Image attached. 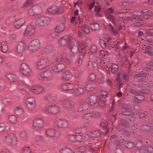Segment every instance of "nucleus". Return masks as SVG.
Here are the masks:
<instances>
[{
  "label": "nucleus",
  "mask_w": 153,
  "mask_h": 153,
  "mask_svg": "<svg viewBox=\"0 0 153 153\" xmlns=\"http://www.w3.org/2000/svg\"><path fill=\"white\" fill-rule=\"evenodd\" d=\"M43 137L41 135L37 136L35 138V140L36 142V144L40 147H42L45 148L46 150L49 151L51 153H53V150L56 149H61L62 147L60 144L57 143L56 144H54L55 147H53L49 143H46L43 145L41 140H42Z\"/></svg>",
  "instance_id": "obj_1"
},
{
  "label": "nucleus",
  "mask_w": 153,
  "mask_h": 153,
  "mask_svg": "<svg viewBox=\"0 0 153 153\" xmlns=\"http://www.w3.org/2000/svg\"><path fill=\"white\" fill-rule=\"evenodd\" d=\"M85 146L79 147L77 148V150L80 152H84L85 150Z\"/></svg>",
  "instance_id": "obj_50"
},
{
  "label": "nucleus",
  "mask_w": 153,
  "mask_h": 153,
  "mask_svg": "<svg viewBox=\"0 0 153 153\" xmlns=\"http://www.w3.org/2000/svg\"><path fill=\"white\" fill-rule=\"evenodd\" d=\"M117 74H121L120 75V76H122L123 77V79L126 81H128L129 79V75L126 74L125 73H119Z\"/></svg>",
  "instance_id": "obj_41"
},
{
  "label": "nucleus",
  "mask_w": 153,
  "mask_h": 153,
  "mask_svg": "<svg viewBox=\"0 0 153 153\" xmlns=\"http://www.w3.org/2000/svg\"><path fill=\"white\" fill-rule=\"evenodd\" d=\"M23 153H32L29 147H26L24 148Z\"/></svg>",
  "instance_id": "obj_43"
},
{
  "label": "nucleus",
  "mask_w": 153,
  "mask_h": 153,
  "mask_svg": "<svg viewBox=\"0 0 153 153\" xmlns=\"http://www.w3.org/2000/svg\"><path fill=\"white\" fill-rule=\"evenodd\" d=\"M95 114L94 113H88L84 115L83 117L86 119H89L95 117Z\"/></svg>",
  "instance_id": "obj_28"
},
{
  "label": "nucleus",
  "mask_w": 153,
  "mask_h": 153,
  "mask_svg": "<svg viewBox=\"0 0 153 153\" xmlns=\"http://www.w3.org/2000/svg\"><path fill=\"white\" fill-rule=\"evenodd\" d=\"M65 87H67L68 90H71L73 89V85L72 84H70V83H67Z\"/></svg>",
  "instance_id": "obj_47"
},
{
  "label": "nucleus",
  "mask_w": 153,
  "mask_h": 153,
  "mask_svg": "<svg viewBox=\"0 0 153 153\" xmlns=\"http://www.w3.org/2000/svg\"><path fill=\"white\" fill-rule=\"evenodd\" d=\"M59 152L60 153H73L71 151V149L68 148L62 149L61 150L60 149L59 150Z\"/></svg>",
  "instance_id": "obj_38"
},
{
  "label": "nucleus",
  "mask_w": 153,
  "mask_h": 153,
  "mask_svg": "<svg viewBox=\"0 0 153 153\" xmlns=\"http://www.w3.org/2000/svg\"><path fill=\"white\" fill-rule=\"evenodd\" d=\"M59 107L56 106L55 107L53 105L49 106L48 108L46 109V111H48L51 113H56L58 112H60V110H59Z\"/></svg>",
  "instance_id": "obj_17"
},
{
  "label": "nucleus",
  "mask_w": 153,
  "mask_h": 153,
  "mask_svg": "<svg viewBox=\"0 0 153 153\" xmlns=\"http://www.w3.org/2000/svg\"><path fill=\"white\" fill-rule=\"evenodd\" d=\"M66 60H67V62L70 63L71 62V57L70 56H67L66 58Z\"/></svg>",
  "instance_id": "obj_58"
},
{
  "label": "nucleus",
  "mask_w": 153,
  "mask_h": 153,
  "mask_svg": "<svg viewBox=\"0 0 153 153\" xmlns=\"http://www.w3.org/2000/svg\"><path fill=\"white\" fill-rule=\"evenodd\" d=\"M35 28L33 25L29 26L24 33L25 36H31L34 33Z\"/></svg>",
  "instance_id": "obj_12"
},
{
  "label": "nucleus",
  "mask_w": 153,
  "mask_h": 153,
  "mask_svg": "<svg viewBox=\"0 0 153 153\" xmlns=\"http://www.w3.org/2000/svg\"><path fill=\"white\" fill-rule=\"evenodd\" d=\"M98 97V103L100 106L102 107L105 105L106 97L107 95L106 92L100 90L97 92Z\"/></svg>",
  "instance_id": "obj_2"
},
{
  "label": "nucleus",
  "mask_w": 153,
  "mask_h": 153,
  "mask_svg": "<svg viewBox=\"0 0 153 153\" xmlns=\"http://www.w3.org/2000/svg\"><path fill=\"white\" fill-rule=\"evenodd\" d=\"M47 10L51 14L60 13H62L63 11L62 7H57L56 6L50 7Z\"/></svg>",
  "instance_id": "obj_6"
},
{
  "label": "nucleus",
  "mask_w": 153,
  "mask_h": 153,
  "mask_svg": "<svg viewBox=\"0 0 153 153\" xmlns=\"http://www.w3.org/2000/svg\"><path fill=\"white\" fill-rule=\"evenodd\" d=\"M121 124L124 126H126L127 125V122L125 119H121Z\"/></svg>",
  "instance_id": "obj_54"
},
{
  "label": "nucleus",
  "mask_w": 153,
  "mask_h": 153,
  "mask_svg": "<svg viewBox=\"0 0 153 153\" xmlns=\"http://www.w3.org/2000/svg\"><path fill=\"white\" fill-rule=\"evenodd\" d=\"M146 49L149 50L147 51L146 50V52L149 53H150V54L153 55V54L151 53V52L152 51V50H153V49H152V48L149 46H148L146 47Z\"/></svg>",
  "instance_id": "obj_45"
},
{
  "label": "nucleus",
  "mask_w": 153,
  "mask_h": 153,
  "mask_svg": "<svg viewBox=\"0 0 153 153\" xmlns=\"http://www.w3.org/2000/svg\"><path fill=\"white\" fill-rule=\"evenodd\" d=\"M49 63V61L48 58L42 59L38 63L37 68L39 69H42L48 66Z\"/></svg>",
  "instance_id": "obj_7"
},
{
  "label": "nucleus",
  "mask_w": 153,
  "mask_h": 153,
  "mask_svg": "<svg viewBox=\"0 0 153 153\" xmlns=\"http://www.w3.org/2000/svg\"><path fill=\"white\" fill-rule=\"evenodd\" d=\"M111 68V71L112 73H114L117 71L118 69V66L115 64H113L111 66H110Z\"/></svg>",
  "instance_id": "obj_34"
},
{
  "label": "nucleus",
  "mask_w": 153,
  "mask_h": 153,
  "mask_svg": "<svg viewBox=\"0 0 153 153\" xmlns=\"http://www.w3.org/2000/svg\"><path fill=\"white\" fill-rule=\"evenodd\" d=\"M127 105L125 104L123 105V108L125 109V111H124L122 113V114L124 115H131V113L129 111H127V109H128Z\"/></svg>",
  "instance_id": "obj_29"
},
{
  "label": "nucleus",
  "mask_w": 153,
  "mask_h": 153,
  "mask_svg": "<svg viewBox=\"0 0 153 153\" xmlns=\"http://www.w3.org/2000/svg\"><path fill=\"white\" fill-rule=\"evenodd\" d=\"M96 4H97L96 5V12H99L101 10V7L99 5V3L97 2Z\"/></svg>",
  "instance_id": "obj_53"
},
{
  "label": "nucleus",
  "mask_w": 153,
  "mask_h": 153,
  "mask_svg": "<svg viewBox=\"0 0 153 153\" xmlns=\"http://www.w3.org/2000/svg\"><path fill=\"white\" fill-rule=\"evenodd\" d=\"M65 26L63 24H60L57 25L55 31L57 32H60L63 31L65 28Z\"/></svg>",
  "instance_id": "obj_22"
},
{
  "label": "nucleus",
  "mask_w": 153,
  "mask_h": 153,
  "mask_svg": "<svg viewBox=\"0 0 153 153\" xmlns=\"http://www.w3.org/2000/svg\"><path fill=\"white\" fill-rule=\"evenodd\" d=\"M99 55H102V56H103L105 55V54L103 51H101L99 52Z\"/></svg>",
  "instance_id": "obj_64"
},
{
  "label": "nucleus",
  "mask_w": 153,
  "mask_h": 153,
  "mask_svg": "<svg viewBox=\"0 0 153 153\" xmlns=\"http://www.w3.org/2000/svg\"><path fill=\"white\" fill-rule=\"evenodd\" d=\"M82 29L84 33H88L89 32L90 28L88 25H86L82 27Z\"/></svg>",
  "instance_id": "obj_32"
},
{
  "label": "nucleus",
  "mask_w": 153,
  "mask_h": 153,
  "mask_svg": "<svg viewBox=\"0 0 153 153\" xmlns=\"http://www.w3.org/2000/svg\"><path fill=\"white\" fill-rule=\"evenodd\" d=\"M20 134L22 139H23L25 140H26L27 139V137L25 131H23L21 132Z\"/></svg>",
  "instance_id": "obj_40"
},
{
  "label": "nucleus",
  "mask_w": 153,
  "mask_h": 153,
  "mask_svg": "<svg viewBox=\"0 0 153 153\" xmlns=\"http://www.w3.org/2000/svg\"><path fill=\"white\" fill-rule=\"evenodd\" d=\"M26 44L23 42L20 43L16 48V51L18 53H21L23 52L26 47Z\"/></svg>",
  "instance_id": "obj_16"
},
{
  "label": "nucleus",
  "mask_w": 153,
  "mask_h": 153,
  "mask_svg": "<svg viewBox=\"0 0 153 153\" xmlns=\"http://www.w3.org/2000/svg\"><path fill=\"white\" fill-rule=\"evenodd\" d=\"M58 105H61V108H63L65 109H69L71 107L70 105V103L67 101H66L64 99L60 100L58 102Z\"/></svg>",
  "instance_id": "obj_10"
},
{
  "label": "nucleus",
  "mask_w": 153,
  "mask_h": 153,
  "mask_svg": "<svg viewBox=\"0 0 153 153\" xmlns=\"http://www.w3.org/2000/svg\"><path fill=\"white\" fill-rule=\"evenodd\" d=\"M71 74L68 71L64 73L62 76V78L65 80L68 79L71 77Z\"/></svg>",
  "instance_id": "obj_30"
},
{
  "label": "nucleus",
  "mask_w": 153,
  "mask_h": 153,
  "mask_svg": "<svg viewBox=\"0 0 153 153\" xmlns=\"http://www.w3.org/2000/svg\"><path fill=\"white\" fill-rule=\"evenodd\" d=\"M100 125L101 127H102L104 128H106L107 130L106 131V134H107L108 132V130L107 129V127L108 125V123L106 121H102L100 124Z\"/></svg>",
  "instance_id": "obj_39"
},
{
  "label": "nucleus",
  "mask_w": 153,
  "mask_h": 153,
  "mask_svg": "<svg viewBox=\"0 0 153 153\" xmlns=\"http://www.w3.org/2000/svg\"><path fill=\"white\" fill-rule=\"evenodd\" d=\"M20 69L22 74L25 75L29 74L31 72L28 66L25 63H23L21 65Z\"/></svg>",
  "instance_id": "obj_11"
},
{
  "label": "nucleus",
  "mask_w": 153,
  "mask_h": 153,
  "mask_svg": "<svg viewBox=\"0 0 153 153\" xmlns=\"http://www.w3.org/2000/svg\"><path fill=\"white\" fill-rule=\"evenodd\" d=\"M135 78H138L139 77H141L140 78V79L143 80L144 79V77L145 78H146V74H144V73L143 72L139 73L136 75L134 76Z\"/></svg>",
  "instance_id": "obj_27"
},
{
  "label": "nucleus",
  "mask_w": 153,
  "mask_h": 153,
  "mask_svg": "<svg viewBox=\"0 0 153 153\" xmlns=\"http://www.w3.org/2000/svg\"><path fill=\"white\" fill-rule=\"evenodd\" d=\"M34 0H27L24 4V7H27Z\"/></svg>",
  "instance_id": "obj_42"
},
{
  "label": "nucleus",
  "mask_w": 153,
  "mask_h": 153,
  "mask_svg": "<svg viewBox=\"0 0 153 153\" xmlns=\"http://www.w3.org/2000/svg\"><path fill=\"white\" fill-rule=\"evenodd\" d=\"M71 44L69 45V47H70L71 50V51L73 53H76L78 51V49L77 47L75 45L74 46H71V45H70Z\"/></svg>",
  "instance_id": "obj_31"
},
{
  "label": "nucleus",
  "mask_w": 153,
  "mask_h": 153,
  "mask_svg": "<svg viewBox=\"0 0 153 153\" xmlns=\"http://www.w3.org/2000/svg\"><path fill=\"white\" fill-rule=\"evenodd\" d=\"M43 124V121L39 119H36L33 121V126L36 129L41 128Z\"/></svg>",
  "instance_id": "obj_13"
},
{
  "label": "nucleus",
  "mask_w": 153,
  "mask_h": 153,
  "mask_svg": "<svg viewBox=\"0 0 153 153\" xmlns=\"http://www.w3.org/2000/svg\"><path fill=\"white\" fill-rule=\"evenodd\" d=\"M94 4H95V3L94 2H93L92 3H91L90 4L89 7V9H92L93 8V7H94Z\"/></svg>",
  "instance_id": "obj_62"
},
{
  "label": "nucleus",
  "mask_w": 153,
  "mask_h": 153,
  "mask_svg": "<svg viewBox=\"0 0 153 153\" xmlns=\"http://www.w3.org/2000/svg\"><path fill=\"white\" fill-rule=\"evenodd\" d=\"M7 77L10 83L15 82L16 79V77L14 75L10 74L7 75Z\"/></svg>",
  "instance_id": "obj_26"
},
{
  "label": "nucleus",
  "mask_w": 153,
  "mask_h": 153,
  "mask_svg": "<svg viewBox=\"0 0 153 153\" xmlns=\"http://www.w3.org/2000/svg\"><path fill=\"white\" fill-rule=\"evenodd\" d=\"M80 52L82 53V56H83L85 54V50L83 48H82V49L80 51Z\"/></svg>",
  "instance_id": "obj_59"
},
{
  "label": "nucleus",
  "mask_w": 153,
  "mask_h": 153,
  "mask_svg": "<svg viewBox=\"0 0 153 153\" xmlns=\"http://www.w3.org/2000/svg\"><path fill=\"white\" fill-rule=\"evenodd\" d=\"M132 127V128L131 129L132 130V131H130V133H131V132H132L133 133H134L135 132L134 131H133V128ZM122 131H123V134L126 136H127L128 135H129L130 134V133H129L127 131H126V130H125L124 129L122 130Z\"/></svg>",
  "instance_id": "obj_48"
},
{
  "label": "nucleus",
  "mask_w": 153,
  "mask_h": 153,
  "mask_svg": "<svg viewBox=\"0 0 153 153\" xmlns=\"http://www.w3.org/2000/svg\"><path fill=\"white\" fill-rule=\"evenodd\" d=\"M8 118L9 121L12 123H15L17 121L16 117L14 115H11L9 116Z\"/></svg>",
  "instance_id": "obj_33"
},
{
  "label": "nucleus",
  "mask_w": 153,
  "mask_h": 153,
  "mask_svg": "<svg viewBox=\"0 0 153 153\" xmlns=\"http://www.w3.org/2000/svg\"><path fill=\"white\" fill-rule=\"evenodd\" d=\"M57 61V62H60L62 61L63 59V57L58 56L56 57Z\"/></svg>",
  "instance_id": "obj_63"
},
{
  "label": "nucleus",
  "mask_w": 153,
  "mask_h": 153,
  "mask_svg": "<svg viewBox=\"0 0 153 153\" xmlns=\"http://www.w3.org/2000/svg\"><path fill=\"white\" fill-rule=\"evenodd\" d=\"M26 106L30 109L34 108L36 105V102L34 99L33 97L28 98L26 101Z\"/></svg>",
  "instance_id": "obj_8"
},
{
  "label": "nucleus",
  "mask_w": 153,
  "mask_h": 153,
  "mask_svg": "<svg viewBox=\"0 0 153 153\" xmlns=\"http://www.w3.org/2000/svg\"><path fill=\"white\" fill-rule=\"evenodd\" d=\"M19 88L21 90L28 91L29 89L28 87L25 85L24 84H20L19 86Z\"/></svg>",
  "instance_id": "obj_36"
},
{
  "label": "nucleus",
  "mask_w": 153,
  "mask_h": 153,
  "mask_svg": "<svg viewBox=\"0 0 153 153\" xmlns=\"http://www.w3.org/2000/svg\"><path fill=\"white\" fill-rule=\"evenodd\" d=\"M64 68V66L63 65L58 64L53 66L52 69L54 72L57 73L61 71Z\"/></svg>",
  "instance_id": "obj_15"
},
{
  "label": "nucleus",
  "mask_w": 153,
  "mask_h": 153,
  "mask_svg": "<svg viewBox=\"0 0 153 153\" xmlns=\"http://www.w3.org/2000/svg\"><path fill=\"white\" fill-rule=\"evenodd\" d=\"M53 51V47L51 46H48L45 49L44 52L46 54H48Z\"/></svg>",
  "instance_id": "obj_37"
},
{
  "label": "nucleus",
  "mask_w": 153,
  "mask_h": 153,
  "mask_svg": "<svg viewBox=\"0 0 153 153\" xmlns=\"http://www.w3.org/2000/svg\"><path fill=\"white\" fill-rule=\"evenodd\" d=\"M28 13L30 14V16H34V13L33 12L32 8H30L29 10H27Z\"/></svg>",
  "instance_id": "obj_51"
},
{
  "label": "nucleus",
  "mask_w": 153,
  "mask_h": 153,
  "mask_svg": "<svg viewBox=\"0 0 153 153\" xmlns=\"http://www.w3.org/2000/svg\"><path fill=\"white\" fill-rule=\"evenodd\" d=\"M95 24L92 23L90 25V27L91 29L92 30H95L96 28L95 27Z\"/></svg>",
  "instance_id": "obj_60"
},
{
  "label": "nucleus",
  "mask_w": 153,
  "mask_h": 153,
  "mask_svg": "<svg viewBox=\"0 0 153 153\" xmlns=\"http://www.w3.org/2000/svg\"><path fill=\"white\" fill-rule=\"evenodd\" d=\"M80 92V91L79 90H76V91H75L74 94H75L76 95L78 96L81 94V93Z\"/></svg>",
  "instance_id": "obj_61"
},
{
  "label": "nucleus",
  "mask_w": 153,
  "mask_h": 153,
  "mask_svg": "<svg viewBox=\"0 0 153 153\" xmlns=\"http://www.w3.org/2000/svg\"><path fill=\"white\" fill-rule=\"evenodd\" d=\"M39 44V42L38 40L33 41L28 46V50L31 52L36 51L38 49Z\"/></svg>",
  "instance_id": "obj_3"
},
{
  "label": "nucleus",
  "mask_w": 153,
  "mask_h": 153,
  "mask_svg": "<svg viewBox=\"0 0 153 153\" xmlns=\"http://www.w3.org/2000/svg\"><path fill=\"white\" fill-rule=\"evenodd\" d=\"M56 99V97L53 95H50L45 97L44 100L46 101L51 102L53 101Z\"/></svg>",
  "instance_id": "obj_23"
},
{
  "label": "nucleus",
  "mask_w": 153,
  "mask_h": 153,
  "mask_svg": "<svg viewBox=\"0 0 153 153\" xmlns=\"http://www.w3.org/2000/svg\"><path fill=\"white\" fill-rule=\"evenodd\" d=\"M48 19L46 17L37 18L35 21V24L38 26H42L48 24Z\"/></svg>",
  "instance_id": "obj_5"
},
{
  "label": "nucleus",
  "mask_w": 153,
  "mask_h": 153,
  "mask_svg": "<svg viewBox=\"0 0 153 153\" xmlns=\"http://www.w3.org/2000/svg\"><path fill=\"white\" fill-rule=\"evenodd\" d=\"M14 134H10L6 135L5 136V138L7 140L11 139L12 140L13 144L15 145L16 144V142L17 140H15L16 137Z\"/></svg>",
  "instance_id": "obj_18"
},
{
  "label": "nucleus",
  "mask_w": 153,
  "mask_h": 153,
  "mask_svg": "<svg viewBox=\"0 0 153 153\" xmlns=\"http://www.w3.org/2000/svg\"><path fill=\"white\" fill-rule=\"evenodd\" d=\"M2 51L4 52H6L8 50V44L7 42H3L1 43Z\"/></svg>",
  "instance_id": "obj_24"
},
{
  "label": "nucleus",
  "mask_w": 153,
  "mask_h": 153,
  "mask_svg": "<svg viewBox=\"0 0 153 153\" xmlns=\"http://www.w3.org/2000/svg\"><path fill=\"white\" fill-rule=\"evenodd\" d=\"M6 128L5 125L4 123L1 124L0 125V132L4 131Z\"/></svg>",
  "instance_id": "obj_49"
},
{
  "label": "nucleus",
  "mask_w": 153,
  "mask_h": 153,
  "mask_svg": "<svg viewBox=\"0 0 153 153\" xmlns=\"http://www.w3.org/2000/svg\"><path fill=\"white\" fill-rule=\"evenodd\" d=\"M100 44L102 48H105L106 45V43L102 40L100 41Z\"/></svg>",
  "instance_id": "obj_55"
},
{
  "label": "nucleus",
  "mask_w": 153,
  "mask_h": 153,
  "mask_svg": "<svg viewBox=\"0 0 153 153\" xmlns=\"http://www.w3.org/2000/svg\"><path fill=\"white\" fill-rule=\"evenodd\" d=\"M98 81L96 82V84H97V83L98 84H99L100 83H101L102 82V75H100V76H99V77L97 78Z\"/></svg>",
  "instance_id": "obj_52"
},
{
  "label": "nucleus",
  "mask_w": 153,
  "mask_h": 153,
  "mask_svg": "<svg viewBox=\"0 0 153 153\" xmlns=\"http://www.w3.org/2000/svg\"><path fill=\"white\" fill-rule=\"evenodd\" d=\"M109 27L111 28V30L113 33L115 35H116L117 34V32L113 28L112 25L111 24H109Z\"/></svg>",
  "instance_id": "obj_46"
},
{
  "label": "nucleus",
  "mask_w": 153,
  "mask_h": 153,
  "mask_svg": "<svg viewBox=\"0 0 153 153\" xmlns=\"http://www.w3.org/2000/svg\"><path fill=\"white\" fill-rule=\"evenodd\" d=\"M121 74H117L115 78L116 80L118 82V86L120 88L122 87L123 86V84L121 82V79L120 78Z\"/></svg>",
  "instance_id": "obj_25"
},
{
  "label": "nucleus",
  "mask_w": 153,
  "mask_h": 153,
  "mask_svg": "<svg viewBox=\"0 0 153 153\" xmlns=\"http://www.w3.org/2000/svg\"><path fill=\"white\" fill-rule=\"evenodd\" d=\"M68 125V122L63 120H57L54 123V126L59 127L62 128L67 126Z\"/></svg>",
  "instance_id": "obj_9"
},
{
  "label": "nucleus",
  "mask_w": 153,
  "mask_h": 153,
  "mask_svg": "<svg viewBox=\"0 0 153 153\" xmlns=\"http://www.w3.org/2000/svg\"><path fill=\"white\" fill-rule=\"evenodd\" d=\"M95 74H91L89 76L88 79L91 81H93L95 80Z\"/></svg>",
  "instance_id": "obj_44"
},
{
  "label": "nucleus",
  "mask_w": 153,
  "mask_h": 153,
  "mask_svg": "<svg viewBox=\"0 0 153 153\" xmlns=\"http://www.w3.org/2000/svg\"><path fill=\"white\" fill-rule=\"evenodd\" d=\"M73 40V37L68 36H66L62 38L59 41V44L61 46H64L66 43L70 45Z\"/></svg>",
  "instance_id": "obj_4"
},
{
  "label": "nucleus",
  "mask_w": 153,
  "mask_h": 153,
  "mask_svg": "<svg viewBox=\"0 0 153 153\" xmlns=\"http://www.w3.org/2000/svg\"><path fill=\"white\" fill-rule=\"evenodd\" d=\"M38 78L39 79L43 80L44 81L49 79V77L48 76L47 74L46 73H41L39 74Z\"/></svg>",
  "instance_id": "obj_20"
},
{
  "label": "nucleus",
  "mask_w": 153,
  "mask_h": 153,
  "mask_svg": "<svg viewBox=\"0 0 153 153\" xmlns=\"http://www.w3.org/2000/svg\"><path fill=\"white\" fill-rule=\"evenodd\" d=\"M43 90V88L40 85L33 86L31 88V91L35 94H38L42 92Z\"/></svg>",
  "instance_id": "obj_14"
},
{
  "label": "nucleus",
  "mask_w": 153,
  "mask_h": 153,
  "mask_svg": "<svg viewBox=\"0 0 153 153\" xmlns=\"http://www.w3.org/2000/svg\"><path fill=\"white\" fill-rule=\"evenodd\" d=\"M46 132V134L50 137H53L56 135H59L58 134H57V132L55 131L54 129H49L47 130Z\"/></svg>",
  "instance_id": "obj_19"
},
{
  "label": "nucleus",
  "mask_w": 153,
  "mask_h": 153,
  "mask_svg": "<svg viewBox=\"0 0 153 153\" xmlns=\"http://www.w3.org/2000/svg\"><path fill=\"white\" fill-rule=\"evenodd\" d=\"M25 22L24 20L21 19L17 20L15 23V25L16 28H19Z\"/></svg>",
  "instance_id": "obj_21"
},
{
  "label": "nucleus",
  "mask_w": 153,
  "mask_h": 153,
  "mask_svg": "<svg viewBox=\"0 0 153 153\" xmlns=\"http://www.w3.org/2000/svg\"><path fill=\"white\" fill-rule=\"evenodd\" d=\"M87 108V105L86 104H82V106L80 105L78 107L77 110L78 111H82L84 109H86Z\"/></svg>",
  "instance_id": "obj_35"
},
{
  "label": "nucleus",
  "mask_w": 153,
  "mask_h": 153,
  "mask_svg": "<svg viewBox=\"0 0 153 153\" xmlns=\"http://www.w3.org/2000/svg\"><path fill=\"white\" fill-rule=\"evenodd\" d=\"M125 22H126V21L125 20V21L124 19L121 18H120L118 19L117 21V23L120 24H122L123 23H124Z\"/></svg>",
  "instance_id": "obj_56"
},
{
  "label": "nucleus",
  "mask_w": 153,
  "mask_h": 153,
  "mask_svg": "<svg viewBox=\"0 0 153 153\" xmlns=\"http://www.w3.org/2000/svg\"><path fill=\"white\" fill-rule=\"evenodd\" d=\"M134 15L136 17H139L140 16L142 15V13L139 12H135L134 13Z\"/></svg>",
  "instance_id": "obj_57"
}]
</instances>
